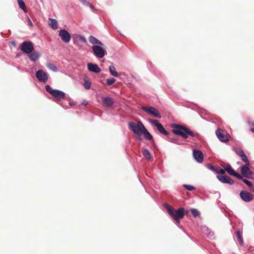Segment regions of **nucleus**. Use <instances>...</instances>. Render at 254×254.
I'll return each mask as SVG.
<instances>
[{
	"instance_id": "nucleus-1",
	"label": "nucleus",
	"mask_w": 254,
	"mask_h": 254,
	"mask_svg": "<svg viewBox=\"0 0 254 254\" xmlns=\"http://www.w3.org/2000/svg\"><path fill=\"white\" fill-rule=\"evenodd\" d=\"M165 208L172 218L177 223H180L181 219H183L185 216V209L183 207H180L176 210L168 204H165Z\"/></svg>"
},
{
	"instance_id": "nucleus-2",
	"label": "nucleus",
	"mask_w": 254,
	"mask_h": 254,
	"mask_svg": "<svg viewBox=\"0 0 254 254\" xmlns=\"http://www.w3.org/2000/svg\"><path fill=\"white\" fill-rule=\"evenodd\" d=\"M172 127L173 129L172 131L174 134L180 135L184 138H187L189 135L192 137L195 136V133L193 132L185 126L173 124Z\"/></svg>"
},
{
	"instance_id": "nucleus-3",
	"label": "nucleus",
	"mask_w": 254,
	"mask_h": 254,
	"mask_svg": "<svg viewBox=\"0 0 254 254\" xmlns=\"http://www.w3.org/2000/svg\"><path fill=\"white\" fill-rule=\"evenodd\" d=\"M128 127L135 134L141 135L145 128L144 125L140 121L137 122V124L133 122H129Z\"/></svg>"
},
{
	"instance_id": "nucleus-4",
	"label": "nucleus",
	"mask_w": 254,
	"mask_h": 254,
	"mask_svg": "<svg viewBox=\"0 0 254 254\" xmlns=\"http://www.w3.org/2000/svg\"><path fill=\"white\" fill-rule=\"evenodd\" d=\"M45 89L48 93L59 101L65 98V95L64 92L57 89H53L49 85H46Z\"/></svg>"
},
{
	"instance_id": "nucleus-5",
	"label": "nucleus",
	"mask_w": 254,
	"mask_h": 254,
	"mask_svg": "<svg viewBox=\"0 0 254 254\" xmlns=\"http://www.w3.org/2000/svg\"><path fill=\"white\" fill-rule=\"evenodd\" d=\"M216 134L218 138L221 142L227 143L229 141L228 133L226 132L224 130L221 128H218L215 131Z\"/></svg>"
},
{
	"instance_id": "nucleus-6",
	"label": "nucleus",
	"mask_w": 254,
	"mask_h": 254,
	"mask_svg": "<svg viewBox=\"0 0 254 254\" xmlns=\"http://www.w3.org/2000/svg\"><path fill=\"white\" fill-rule=\"evenodd\" d=\"M149 121L157 127V129L160 133L166 136L169 135V132L165 129L163 125L159 123V121L156 120L149 119Z\"/></svg>"
},
{
	"instance_id": "nucleus-7",
	"label": "nucleus",
	"mask_w": 254,
	"mask_h": 254,
	"mask_svg": "<svg viewBox=\"0 0 254 254\" xmlns=\"http://www.w3.org/2000/svg\"><path fill=\"white\" fill-rule=\"evenodd\" d=\"M21 50L26 54H31L34 50V47L32 42L24 41L21 44Z\"/></svg>"
},
{
	"instance_id": "nucleus-8",
	"label": "nucleus",
	"mask_w": 254,
	"mask_h": 254,
	"mask_svg": "<svg viewBox=\"0 0 254 254\" xmlns=\"http://www.w3.org/2000/svg\"><path fill=\"white\" fill-rule=\"evenodd\" d=\"M141 109L144 112L152 115L153 117L161 118V116L159 111L153 107H142Z\"/></svg>"
},
{
	"instance_id": "nucleus-9",
	"label": "nucleus",
	"mask_w": 254,
	"mask_h": 254,
	"mask_svg": "<svg viewBox=\"0 0 254 254\" xmlns=\"http://www.w3.org/2000/svg\"><path fill=\"white\" fill-rule=\"evenodd\" d=\"M92 50L95 55L99 58H102L104 57L106 50L101 47L95 45L92 46Z\"/></svg>"
},
{
	"instance_id": "nucleus-10",
	"label": "nucleus",
	"mask_w": 254,
	"mask_h": 254,
	"mask_svg": "<svg viewBox=\"0 0 254 254\" xmlns=\"http://www.w3.org/2000/svg\"><path fill=\"white\" fill-rule=\"evenodd\" d=\"M59 36L65 43H68L71 40V35L70 33L64 29H62L60 31Z\"/></svg>"
},
{
	"instance_id": "nucleus-11",
	"label": "nucleus",
	"mask_w": 254,
	"mask_h": 254,
	"mask_svg": "<svg viewBox=\"0 0 254 254\" xmlns=\"http://www.w3.org/2000/svg\"><path fill=\"white\" fill-rule=\"evenodd\" d=\"M240 196L241 199L245 202H250L253 199V195L245 190H242L240 192Z\"/></svg>"
},
{
	"instance_id": "nucleus-12",
	"label": "nucleus",
	"mask_w": 254,
	"mask_h": 254,
	"mask_svg": "<svg viewBox=\"0 0 254 254\" xmlns=\"http://www.w3.org/2000/svg\"><path fill=\"white\" fill-rule=\"evenodd\" d=\"M36 77L40 81L43 82H46L48 79L47 73L42 69L37 71Z\"/></svg>"
},
{
	"instance_id": "nucleus-13",
	"label": "nucleus",
	"mask_w": 254,
	"mask_h": 254,
	"mask_svg": "<svg viewBox=\"0 0 254 254\" xmlns=\"http://www.w3.org/2000/svg\"><path fill=\"white\" fill-rule=\"evenodd\" d=\"M248 166L249 165H247L243 166L241 168V172L244 177L250 179L252 174V172Z\"/></svg>"
},
{
	"instance_id": "nucleus-14",
	"label": "nucleus",
	"mask_w": 254,
	"mask_h": 254,
	"mask_svg": "<svg viewBox=\"0 0 254 254\" xmlns=\"http://www.w3.org/2000/svg\"><path fill=\"white\" fill-rule=\"evenodd\" d=\"M217 178L219 181L223 183H227L230 185H233L234 183V181L227 176L218 175Z\"/></svg>"
},
{
	"instance_id": "nucleus-15",
	"label": "nucleus",
	"mask_w": 254,
	"mask_h": 254,
	"mask_svg": "<svg viewBox=\"0 0 254 254\" xmlns=\"http://www.w3.org/2000/svg\"><path fill=\"white\" fill-rule=\"evenodd\" d=\"M193 156L194 159L199 163H201L203 159V154L201 151L198 150L193 151Z\"/></svg>"
},
{
	"instance_id": "nucleus-16",
	"label": "nucleus",
	"mask_w": 254,
	"mask_h": 254,
	"mask_svg": "<svg viewBox=\"0 0 254 254\" xmlns=\"http://www.w3.org/2000/svg\"><path fill=\"white\" fill-rule=\"evenodd\" d=\"M87 68L89 71L95 73H99L101 71V69L97 64L91 63L88 64Z\"/></svg>"
},
{
	"instance_id": "nucleus-17",
	"label": "nucleus",
	"mask_w": 254,
	"mask_h": 254,
	"mask_svg": "<svg viewBox=\"0 0 254 254\" xmlns=\"http://www.w3.org/2000/svg\"><path fill=\"white\" fill-rule=\"evenodd\" d=\"M225 170L230 175L234 176L239 179H242V176L239 173L236 172L231 166L225 168Z\"/></svg>"
},
{
	"instance_id": "nucleus-18",
	"label": "nucleus",
	"mask_w": 254,
	"mask_h": 254,
	"mask_svg": "<svg viewBox=\"0 0 254 254\" xmlns=\"http://www.w3.org/2000/svg\"><path fill=\"white\" fill-rule=\"evenodd\" d=\"M102 101L104 106L107 107H111L114 103L113 99L109 97H104Z\"/></svg>"
},
{
	"instance_id": "nucleus-19",
	"label": "nucleus",
	"mask_w": 254,
	"mask_h": 254,
	"mask_svg": "<svg viewBox=\"0 0 254 254\" xmlns=\"http://www.w3.org/2000/svg\"><path fill=\"white\" fill-rule=\"evenodd\" d=\"M142 153L146 160L148 161H151L152 160V156L147 149H143Z\"/></svg>"
},
{
	"instance_id": "nucleus-20",
	"label": "nucleus",
	"mask_w": 254,
	"mask_h": 254,
	"mask_svg": "<svg viewBox=\"0 0 254 254\" xmlns=\"http://www.w3.org/2000/svg\"><path fill=\"white\" fill-rule=\"evenodd\" d=\"M89 41L90 43L92 44H98L100 46H103L104 45L103 43L93 36H89Z\"/></svg>"
},
{
	"instance_id": "nucleus-21",
	"label": "nucleus",
	"mask_w": 254,
	"mask_h": 254,
	"mask_svg": "<svg viewBox=\"0 0 254 254\" xmlns=\"http://www.w3.org/2000/svg\"><path fill=\"white\" fill-rule=\"evenodd\" d=\"M142 133L143 134L144 137L148 140H151L153 139L152 135L149 132L146 128H144Z\"/></svg>"
},
{
	"instance_id": "nucleus-22",
	"label": "nucleus",
	"mask_w": 254,
	"mask_h": 254,
	"mask_svg": "<svg viewBox=\"0 0 254 254\" xmlns=\"http://www.w3.org/2000/svg\"><path fill=\"white\" fill-rule=\"evenodd\" d=\"M39 57L40 55L37 52H34L29 55L30 59L33 62L36 61L39 59Z\"/></svg>"
},
{
	"instance_id": "nucleus-23",
	"label": "nucleus",
	"mask_w": 254,
	"mask_h": 254,
	"mask_svg": "<svg viewBox=\"0 0 254 254\" xmlns=\"http://www.w3.org/2000/svg\"><path fill=\"white\" fill-rule=\"evenodd\" d=\"M109 71L111 74L115 77H118L120 76V74H119L116 70V68L114 66L110 65L109 66Z\"/></svg>"
},
{
	"instance_id": "nucleus-24",
	"label": "nucleus",
	"mask_w": 254,
	"mask_h": 254,
	"mask_svg": "<svg viewBox=\"0 0 254 254\" xmlns=\"http://www.w3.org/2000/svg\"><path fill=\"white\" fill-rule=\"evenodd\" d=\"M18 5L20 8L23 10L25 12H27V10L26 5L23 0H17Z\"/></svg>"
},
{
	"instance_id": "nucleus-25",
	"label": "nucleus",
	"mask_w": 254,
	"mask_h": 254,
	"mask_svg": "<svg viewBox=\"0 0 254 254\" xmlns=\"http://www.w3.org/2000/svg\"><path fill=\"white\" fill-rule=\"evenodd\" d=\"M51 21L50 26L54 30H56L58 28V22L56 19H50Z\"/></svg>"
},
{
	"instance_id": "nucleus-26",
	"label": "nucleus",
	"mask_w": 254,
	"mask_h": 254,
	"mask_svg": "<svg viewBox=\"0 0 254 254\" xmlns=\"http://www.w3.org/2000/svg\"><path fill=\"white\" fill-rule=\"evenodd\" d=\"M46 66L50 70H53V71L56 72L58 71V68L56 65L51 64L48 63L47 64Z\"/></svg>"
},
{
	"instance_id": "nucleus-27",
	"label": "nucleus",
	"mask_w": 254,
	"mask_h": 254,
	"mask_svg": "<svg viewBox=\"0 0 254 254\" xmlns=\"http://www.w3.org/2000/svg\"><path fill=\"white\" fill-rule=\"evenodd\" d=\"M248 123L250 127V129L251 131L254 132V121L250 120H248Z\"/></svg>"
},
{
	"instance_id": "nucleus-28",
	"label": "nucleus",
	"mask_w": 254,
	"mask_h": 254,
	"mask_svg": "<svg viewBox=\"0 0 254 254\" xmlns=\"http://www.w3.org/2000/svg\"><path fill=\"white\" fill-rule=\"evenodd\" d=\"M236 236H237V237L238 238V240L239 243L242 245L243 244V240L242 236L240 231H238L236 232Z\"/></svg>"
},
{
	"instance_id": "nucleus-29",
	"label": "nucleus",
	"mask_w": 254,
	"mask_h": 254,
	"mask_svg": "<svg viewBox=\"0 0 254 254\" xmlns=\"http://www.w3.org/2000/svg\"><path fill=\"white\" fill-rule=\"evenodd\" d=\"M192 215L194 217H196L200 215L199 212L196 209L192 208L190 209Z\"/></svg>"
},
{
	"instance_id": "nucleus-30",
	"label": "nucleus",
	"mask_w": 254,
	"mask_h": 254,
	"mask_svg": "<svg viewBox=\"0 0 254 254\" xmlns=\"http://www.w3.org/2000/svg\"><path fill=\"white\" fill-rule=\"evenodd\" d=\"M241 158L246 163V165H250L249 159L246 154L242 155V156L241 157Z\"/></svg>"
},
{
	"instance_id": "nucleus-31",
	"label": "nucleus",
	"mask_w": 254,
	"mask_h": 254,
	"mask_svg": "<svg viewBox=\"0 0 254 254\" xmlns=\"http://www.w3.org/2000/svg\"><path fill=\"white\" fill-rule=\"evenodd\" d=\"M83 86L85 89H89L91 87V82L87 80H84Z\"/></svg>"
},
{
	"instance_id": "nucleus-32",
	"label": "nucleus",
	"mask_w": 254,
	"mask_h": 254,
	"mask_svg": "<svg viewBox=\"0 0 254 254\" xmlns=\"http://www.w3.org/2000/svg\"><path fill=\"white\" fill-rule=\"evenodd\" d=\"M241 180H242L243 181V182L244 183H245V184H246V185H247V186H248V187H249L251 189L252 188H253V185L252 183L250 181H248V180H247V179H243V178H242V179H241Z\"/></svg>"
},
{
	"instance_id": "nucleus-33",
	"label": "nucleus",
	"mask_w": 254,
	"mask_h": 254,
	"mask_svg": "<svg viewBox=\"0 0 254 254\" xmlns=\"http://www.w3.org/2000/svg\"><path fill=\"white\" fill-rule=\"evenodd\" d=\"M206 167L209 170H210L213 172H216L217 168H215L214 166L212 165L211 164H207L206 165Z\"/></svg>"
},
{
	"instance_id": "nucleus-34",
	"label": "nucleus",
	"mask_w": 254,
	"mask_h": 254,
	"mask_svg": "<svg viewBox=\"0 0 254 254\" xmlns=\"http://www.w3.org/2000/svg\"><path fill=\"white\" fill-rule=\"evenodd\" d=\"M116 81V79L114 78H108L106 80L107 84L108 85H112Z\"/></svg>"
},
{
	"instance_id": "nucleus-35",
	"label": "nucleus",
	"mask_w": 254,
	"mask_h": 254,
	"mask_svg": "<svg viewBox=\"0 0 254 254\" xmlns=\"http://www.w3.org/2000/svg\"><path fill=\"white\" fill-rule=\"evenodd\" d=\"M235 152L237 153V154L238 155H239L240 157L241 156H242V155H244V154H245L244 151L243 150L241 149H236L235 150Z\"/></svg>"
},
{
	"instance_id": "nucleus-36",
	"label": "nucleus",
	"mask_w": 254,
	"mask_h": 254,
	"mask_svg": "<svg viewBox=\"0 0 254 254\" xmlns=\"http://www.w3.org/2000/svg\"><path fill=\"white\" fill-rule=\"evenodd\" d=\"M184 187L188 190L191 191L195 189V188L193 186L188 185H184Z\"/></svg>"
},
{
	"instance_id": "nucleus-37",
	"label": "nucleus",
	"mask_w": 254,
	"mask_h": 254,
	"mask_svg": "<svg viewBox=\"0 0 254 254\" xmlns=\"http://www.w3.org/2000/svg\"><path fill=\"white\" fill-rule=\"evenodd\" d=\"M225 171H226L225 170H225L222 169H218L217 168L216 173H217V174H220L221 175H224L225 173Z\"/></svg>"
},
{
	"instance_id": "nucleus-38",
	"label": "nucleus",
	"mask_w": 254,
	"mask_h": 254,
	"mask_svg": "<svg viewBox=\"0 0 254 254\" xmlns=\"http://www.w3.org/2000/svg\"><path fill=\"white\" fill-rule=\"evenodd\" d=\"M169 141L175 143H178L177 140L174 138L169 137Z\"/></svg>"
},
{
	"instance_id": "nucleus-39",
	"label": "nucleus",
	"mask_w": 254,
	"mask_h": 254,
	"mask_svg": "<svg viewBox=\"0 0 254 254\" xmlns=\"http://www.w3.org/2000/svg\"><path fill=\"white\" fill-rule=\"evenodd\" d=\"M80 39L81 40V41H82L84 43H86L87 42L86 39L83 36H80Z\"/></svg>"
},
{
	"instance_id": "nucleus-40",
	"label": "nucleus",
	"mask_w": 254,
	"mask_h": 254,
	"mask_svg": "<svg viewBox=\"0 0 254 254\" xmlns=\"http://www.w3.org/2000/svg\"><path fill=\"white\" fill-rule=\"evenodd\" d=\"M28 25L32 27L33 26L32 22H31V20L29 18H28Z\"/></svg>"
},
{
	"instance_id": "nucleus-41",
	"label": "nucleus",
	"mask_w": 254,
	"mask_h": 254,
	"mask_svg": "<svg viewBox=\"0 0 254 254\" xmlns=\"http://www.w3.org/2000/svg\"><path fill=\"white\" fill-rule=\"evenodd\" d=\"M88 104V102L87 101L84 100L82 103V105H86Z\"/></svg>"
}]
</instances>
